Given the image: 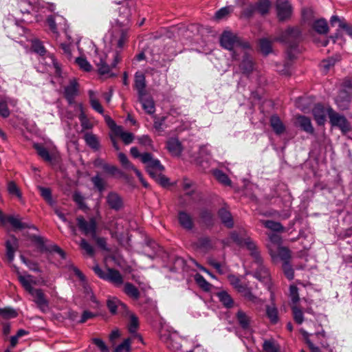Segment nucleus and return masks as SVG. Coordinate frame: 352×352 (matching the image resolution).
<instances>
[{"mask_svg":"<svg viewBox=\"0 0 352 352\" xmlns=\"http://www.w3.org/2000/svg\"><path fill=\"white\" fill-rule=\"evenodd\" d=\"M220 44L222 47L231 52L233 60H239L240 52L250 47L248 42L230 31H224L220 36Z\"/></svg>","mask_w":352,"mask_h":352,"instance_id":"obj_1","label":"nucleus"},{"mask_svg":"<svg viewBox=\"0 0 352 352\" xmlns=\"http://www.w3.org/2000/svg\"><path fill=\"white\" fill-rule=\"evenodd\" d=\"M275 41L285 43L287 46V55L289 59L295 58V52L302 41V31L298 27H288Z\"/></svg>","mask_w":352,"mask_h":352,"instance_id":"obj_2","label":"nucleus"},{"mask_svg":"<svg viewBox=\"0 0 352 352\" xmlns=\"http://www.w3.org/2000/svg\"><path fill=\"white\" fill-rule=\"evenodd\" d=\"M251 256L254 258V263L257 265L254 272V276L269 287L271 280L270 274L269 270L263 264V258L261 256L260 252L258 250L252 252Z\"/></svg>","mask_w":352,"mask_h":352,"instance_id":"obj_3","label":"nucleus"},{"mask_svg":"<svg viewBox=\"0 0 352 352\" xmlns=\"http://www.w3.org/2000/svg\"><path fill=\"white\" fill-rule=\"evenodd\" d=\"M142 162L146 164V169L151 177L157 173H162L164 170V166L157 159H154L153 155L150 153H144L142 155Z\"/></svg>","mask_w":352,"mask_h":352,"instance_id":"obj_4","label":"nucleus"},{"mask_svg":"<svg viewBox=\"0 0 352 352\" xmlns=\"http://www.w3.org/2000/svg\"><path fill=\"white\" fill-rule=\"evenodd\" d=\"M76 223L79 230L83 234L90 236L91 237L95 236L98 226L94 217H91L89 221H87L83 216L79 215L76 217Z\"/></svg>","mask_w":352,"mask_h":352,"instance_id":"obj_5","label":"nucleus"},{"mask_svg":"<svg viewBox=\"0 0 352 352\" xmlns=\"http://www.w3.org/2000/svg\"><path fill=\"white\" fill-rule=\"evenodd\" d=\"M328 116L331 124L339 128L343 134L351 131L350 123L344 116L335 112L332 109L328 110Z\"/></svg>","mask_w":352,"mask_h":352,"instance_id":"obj_6","label":"nucleus"},{"mask_svg":"<svg viewBox=\"0 0 352 352\" xmlns=\"http://www.w3.org/2000/svg\"><path fill=\"white\" fill-rule=\"evenodd\" d=\"M31 240L34 242L41 252H54L58 254L63 259L66 258L65 252L57 245H52L47 246L45 244V240L43 237L33 234L30 237Z\"/></svg>","mask_w":352,"mask_h":352,"instance_id":"obj_7","label":"nucleus"},{"mask_svg":"<svg viewBox=\"0 0 352 352\" xmlns=\"http://www.w3.org/2000/svg\"><path fill=\"white\" fill-rule=\"evenodd\" d=\"M275 7L279 21L283 22L292 17L293 7L288 0H276Z\"/></svg>","mask_w":352,"mask_h":352,"instance_id":"obj_8","label":"nucleus"},{"mask_svg":"<svg viewBox=\"0 0 352 352\" xmlns=\"http://www.w3.org/2000/svg\"><path fill=\"white\" fill-rule=\"evenodd\" d=\"M0 222L2 224H5L6 223H9L14 230H21L25 228L28 229H33L36 230L37 228L32 225L28 223L22 222L20 219L15 217L12 215H5L3 214V212L0 210Z\"/></svg>","mask_w":352,"mask_h":352,"instance_id":"obj_9","label":"nucleus"},{"mask_svg":"<svg viewBox=\"0 0 352 352\" xmlns=\"http://www.w3.org/2000/svg\"><path fill=\"white\" fill-rule=\"evenodd\" d=\"M231 239L239 246H245L250 252V255L254 252L258 251V248L254 241L249 236L243 237L236 232H233L230 235Z\"/></svg>","mask_w":352,"mask_h":352,"instance_id":"obj_10","label":"nucleus"},{"mask_svg":"<svg viewBox=\"0 0 352 352\" xmlns=\"http://www.w3.org/2000/svg\"><path fill=\"white\" fill-rule=\"evenodd\" d=\"M30 294L33 296V301L36 303L37 307L43 312H45L49 307V302L41 289H34Z\"/></svg>","mask_w":352,"mask_h":352,"instance_id":"obj_11","label":"nucleus"},{"mask_svg":"<svg viewBox=\"0 0 352 352\" xmlns=\"http://www.w3.org/2000/svg\"><path fill=\"white\" fill-rule=\"evenodd\" d=\"M106 200L109 208L115 211H119L124 207L122 197L116 192L111 191L109 192L106 197Z\"/></svg>","mask_w":352,"mask_h":352,"instance_id":"obj_12","label":"nucleus"},{"mask_svg":"<svg viewBox=\"0 0 352 352\" xmlns=\"http://www.w3.org/2000/svg\"><path fill=\"white\" fill-rule=\"evenodd\" d=\"M78 94V83L75 79L71 80L69 84L64 89V97L72 105L75 103V98Z\"/></svg>","mask_w":352,"mask_h":352,"instance_id":"obj_13","label":"nucleus"},{"mask_svg":"<svg viewBox=\"0 0 352 352\" xmlns=\"http://www.w3.org/2000/svg\"><path fill=\"white\" fill-rule=\"evenodd\" d=\"M146 78L144 74L140 72H137L135 74L134 87L138 91V96L142 97L146 96L147 92L146 90Z\"/></svg>","mask_w":352,"mask_h":352,"instance_id":"obj_14","label":"nucleus"},{"mask_svg":"<svg viewBox=\"0 0 352 352\" xmlns=\"http://www.w3.org/2000/svg\"><path fill=\"white\" fill-rule=\"evenodd\" d=\"M241 54L243 55V60L239 65V67L243 74L249 75L252 72L254 69V63L246 50L242 52H240V56Z\"/></svg>","mask_w":352,"mask_h":352,"instance_id":"obj_15","label":"nucleus"},{"mask_svg":"<svg viewBox=\"0 0 352 352\" xmlns=\"http://www.w3.org/2000/svg\"><path fill=\"white\" fill-rule=\"evenodd\" d=\"M166 148L173 156H179L183 151L181 142L176 138H170L167 140Z\"/></svg>","mask_w":352,"mask_h":352,"instance_id":"obj_16","label":"nucleus"},{"mask_svg":"<svg viewBox=\"0 0 352 352\" xmlns=\"http://www.w3.org/2000/svg\"><path fill=\"white\" fill-rule=\"evenodd\" d=\"M131 13L129 7V3L119 8V18L116 19L117 23L120 27L127 25L130 22Z\"/></svg>","mask_w":352,"mask_h":352,"instance_id":"obj_17","label":"nucleus"},{"mask_svg":"<svg viewBox=\"0 0 352 352\" xmlns=\"http://www.w3.org/2000/svg\"><path fill=\"white\" fill-rule=\"evenodd\" d=\"M218 217L221 223L228 228H232L234 226V220L229 210L226 207L221 208L218 212Z\"/></svg>","mask_w":352,"mask_h":352,"instance_id":"obj_18","label":"nucleus"},{"mask_svg":"<svg viewBox=\"0 0 352 352\" xmlns=\"http://www.w3.org/2000/svg\"><path fill=\"white\" fill-rule=\"evenodd\" d=\"M11 240H8L6 242V256L10 263H11L14 258V253L18 248V239L12 235Z\"/></svg>","mask_w":352,"mask_h":352,"instance_id":"obj_19","label":"nucleus"},{"mask_svg":"<svg viewBox=\"0 0 352 352\" xmlns=\"http://www.w3.org/2000/svg\"><path fill=\"white\" fill-rule=\"evenodd\" d=\"M116 287H119L123 284V277L120 272L113 268L107 269V276L105 279Z\"/></svg>","mask_w":352,"mask_h":352,"instance_id":"obj_20","label":"nucleus"},{"mask_svg":"<svg viewBox=\"0 0 352 352\" xmlns=\"http://www.w3.org/2000/svg\"><path fill=\"white\" fill-rule=\"evenodd\" d=\"M312 113L316 123L321 126L326 121L325 109L322 104H316L312 109Z\"/></svg>","mask_w":352,"mask_h":352,"instance_id":"obj_21","label":"nucleus"},{"mask_svg":"<svg viewBox=\"0 0 352 352\" xmlns=\"http://www.w3.org/2000/svg\"><path fill=\"white\" fill-rule=\"evenodd\" d=\"M201 222L207 227L212 228L214 225V214L208 209L203 208L199 212Z\"/></svg>","mask_w":352,"mask_h":352,"instance_id":"obj_22","label":"nucleus"},{"mask_svg":"<svg viewBox=\"0 0 352 352\" xmlns=\"http://www.w3.org/2000/svg\"><path fill=\"white\" fill-rule=\"evenodd\" d=\"M336 102L342 109H348L351 102L349 93L345 90H341L336 99Z\"/></svg>","mask_w":352,"mask_h":352,"instance_id":"obj_23","label":"nucleus"},{"mask_svg":"<svg viewBox=\"0 0 352 352\" xmlns=\"http://www.w3.org/2000/svg\"><path fill=\"white\" fill-rule=\"evenodd\" d=\"M296 120L298 125L302 130L309 134H313L314 133V129L312 126L310 118L305 116H298L296 118Z\"/></svg>","mask_w":352,"mask_h":352,"instance_id":"obj_24","label":"nucleus"},{"mask_svg":"<svg viewBox=\"0 0 352 352\" xmlns=\"http://www.w3.org/2000/svg\"><path fill=\"white\" fill-rule=\"evenodd\" d=\"M178 220L179 224L186 230L192 229L194 223L191 216L184 211H180L178 214Z\"/></svg>","mask_w":352,"mask_h":352,"instance_id":"obj_25","label":"nucleus"},{"mask_svg":"<svg viewBox=\"0 0 352 352\" xmlns=\"http://www.w3.org/2000/svg\"><path fill=\"white\" fill-rule=\"evenodd\" d=\"M256 12L261 16H265L269 14L272 7V2L270 0H257L254 3Z\"/></svg>","mask_w":352,"mask_h":352,"instance_id":"obj_26","label":"nucleus"},{"mask_svg":"<svg viewBox=\"0 0 352 352\" xmlns=\"http://www.w3.org/2000/svg\"><path fill=\"white\" fill-rule=\"evenodd\" d=\"M138 101L142 104V108L148 114L151 115L155 113V102L152 98H146V96H138Z\"/></svg>","mask_w":352,"mask_h":352,"instance_id":"obj_27","label":"nucleus"},{"mask_svg":"<svg viewBox=\"0 0 352 352\" xmlns=\"http://www.w3.org/2000/svg\"><path fill=\"white\" fill-rule=\"evenodd\" d=\"M123 292L127 296L135 300H138L140 297V292L138 288L129 282L124 284Z\"/></svg>","mask_w":352,"mask_h":352,"instance_id":"obj_28","label":"nucleus"},{"mask_svg":"<svg viewBox=\"0 0 352 352\" xmlns=\"http://www.w3.org/2000/svg\"><path fill=\"white\" fill-rule=\"evenodd\" d=\"M270 126L276 135H281L285 131V126L277 115H273L270 118Z\"/></svg>","mask_w":352,"mask_h":352,"instance_id":"obj_29","label":"nucleus"},{"mask_svg":"<svg viewBox=\"0 0 352 352\" xmlns=\"http://www.w3.org/2000/svg\"><path fill=\"white\" fill-rule=\"evenodd\" d=\"M107 306L111 314H117L118 309L119 308L122 310H125L127 308L126 305L117 298L108 299Z\"/></svg>","mask_w":352,"mask_h":352,"instance_id":"obj_30","label":"nucleus"},{"mask_svg":"<svg viewBox=\"0 0 352 352\" xmlns=\"http://www.w3.org/2000/svg\"><path fill=\"white\" fill-rule=\"evenodd\" d=\"M105 58V54L99 55L94 60L95 64L98 67V72L102 75L109 74L111 70L110 66L106 63Z\"/></svg>","mask_w":352,"mask_h":352,"instance_id":"obj_31","label":"nucleus"},{"mask_svg":"<svg viewBox=\"0 0 352 352\" xmlns=\"http://www.w3.org/2000/svg\"><path fill=\"white\" fill-rule=\"evenodd\" d=\"M236 318L241 329L247 330L250 328L251 318L243 310L239 309L237 311Z\"/></svg>","mask_w":352,"mask_h":352,"instance_id":"obj_32","label":"nucleus"},{"mask_svg":"<svg viewBox=\"0 0 352 352\" xmlns=\"http://www.w3.org/2000/svg\"><path fill=\"white\" fill-rule=\"evenodd\" d=\"M84 140L86 144L94 151H98L100 148V142L96 135L92 133L87 132L84 135Z\"/></svg>","mask_w":352,"mask_h":352,"instance_id":"obj_33","label":"nucleus"},{"mask_svg":"<svg viewBox=\"0 0 352 352\" xmlns=\"http://www.w3.org/2000/svg\"><path fill=\"white\" fill-rule=\"evenodd\" d=\"M312 28L319 34H326L329 32V26L324 19L316 20L312 25Z\"/></svg>","mask_w":352,"mask_h":352,"instance_id":"obj_34","label":"nucleus"},{"mask_svg":"<svg viewBox=\"0 0 352 352\" xmlns=\"http://www.w3.org/2000/svg\"><path fill=\"white\" fill-rule=\"evenodd\" d=\"M34 148L36 151L37 154L45 162H50L52 160V157L50 154L48 150L41 144L35 143L33 145Z\"/></svg>","mask_w":352,"mask_h":352,"instance_id":"obj_35","label":"nucleus"},{"mask_svg":"<svg viewBox=\"0 0 352 352\" xmlns=\"http://www.w3.org/2000/svg\"><path fill=\"white\" fill-rule=\"evenodd\" d=\"M71 269L73 270V272H74L75 275L82 283V287H83L85 293L87 296L89 295L92 292V290L90 288V287L89 286V285L87 284V281H86L85 276L82 273V272L79 269H78L76 267H75L74 265L71 266Z\"/></svg>","mask_w":352,"mask_h":352,"instance_id":"obj_36","label":"nucleus"},{"mask_svg":"<svg viewBox=\"0 0 352 352\" xmlns=\"http://www.w3.org/2000/svg\"><path fill=\"white\" fill-rule=\"evenodd\" d=\"M263 225L274 232H283L285 231L284 226L280 223L277 221H274L272 220H264L262 221Z\"/></svg>","mask_w":352,"mask_h":352,"instance_id":"obj_37","label":"nucleus"},{"mask_svg":"<svg viewBox=\"0 0 352 352\" xmlns=\"http://www.w3.org/2000/svg\"><path fill=\"white\" fill-rule=\"evenodd\" d=\"M219 301L226 308H231L234 305V301L230 294L226 291H221L217 294Z\"/></svg>","mask_w":352,"mask_h":352,"instance_id":"obj_38","label":"nucleus"},{"mask_svg":"<svg viewBox=\"0 0 352 352\" xmlns=\"http://www.w3.org/2000/svg\"><path fill=\"white\" fill-rule=\"evenodd\" d=\"M115 135L120 137L125 144H131L134 140V135L131 132L123 131L122 126L117 128Z\"/></svg>","mask_w":352,"mask_h":352,"instance_id":"obj_39","label":"nucleus"},{"mask_svg":"<svg viewBox=\"0 0 352 352\" xmlns=\"http://www.w3.org/2000/svg\"><path fill=\"white\" fill-rule=\"evenodd\" d=\"M95 93L92 90L89 91V102L93 109L100 114H103L104 109L97 98L94 96Z\"/></svg>","mask_w":352,"mask_h":352,"instance_id":"obj_40","label":"nucleus"},{"mask_svg":"<svg viewBox=\"0 0 352 352\" xmlns=\"http://www.w3.org/2000/svg\"><path fill=\"white\" fill-rule=\"evenodd\" d=\"M213 175L215 178L224 186H230L232 184L231 180L228 176L222 170L216 169L213 171Z\"/></svg>","mask_w":352,"mask_h":352,"instance_id":"obj_41","label":"nucleus"},{"mask_svg":"<svg viewBox=\"0 0 352 352\" xmlns=\"http://www.w3.org/2000/svg\"><path fill=\"white\" fill-rule=\"evenodd\" d=\"M91 181L94 186L100 192H102L106 188L107 182L102 179L99 174L92 177Z\"/></svg>","mask_w":352,"mask_h":352,"instance_id":"obj_42","label":"nucleus"},{"mask_svg":"<svg viewBox=\"0 0 352 352\" xmlns=\"http://www.w3.org/2000/svg\"><path fill=\"white\" fill-rule=\"evenodd\" d=\"M17 9L23 14H30L33 10V6L28 0H20L17 3Z\"/></svg>","mask_w":352,"mask_h":352,"instance_id":"obj_43","label":"nucleus"},{"mask_svg":"<svg viewBox=\"0 0 352 352\" xmlns=\"http://www.w3.org/2000/svg\"><path fill=\"white\" fill-rule=\"evenodd\" d=\"M277 253L283 263L290 262L292 258V253L287 248L278 247Z\"/></svg>","mask_w":352,"mask_h":352,"instance_id":"obj_44","label":"nucleus"},{"mask_svg":"<svg viewBox=\"0 0 352 352\" xmlns=\"http://www.w3.org/2000/svg\"><path fill=\"white\" fill-rule=\"evenodd\" d=\"M195 245L197 248L205 250H208L212 248L211 240L208 236L199 238Z\"/></svg>","mask_w":352,"mask_h":352,"instance_id":"obj_45","label":"nucleus"},{"mask_svg":"<svg viewBox=\"0 0 352 352\" xmlns=\"http://www.w3.org/2000/svg\"><path fill=\"white\" fill-rule=\"evenodd\" d=\"M228 280L230 281V284L239 292H243L244 290H245L246 285H243L241 280L236 276L235 275H229Z\"/></svg>","mask_w":352,"mask_h":352,"instance_id":"obj_46","label":"nucleus"},{"mask_svg":"<svg viewBox=\"0 0 352 352\" xmlns=\"http://www.w3.org/2000/svg\"><path fill=\"white\" fill-rule=\"evenodd\" d=\"M259 47L262 54L267 56L272 51V42L267 38H261L259 40Z\"/></svg>","mask_w":352,"mask_h":352,"instance_id":"obj_47","label":"nucleus"},{"mask_svg":"<svg viewBox=\"0 0 352 352\" xmlns=\"http://www.w3.org/2000/svg\"><path fill=\"white\" fill-rule=\"evenodd\" d=\"M80 108L81 112L78 116V118L80 122V124H81L82 129H85V130L91 129L93 128L94 125L89 120V119L87 118L85 113H84L82 104L80 105Z\"/></svg>","mask_w":352,"mask_h":352,"instance_id":"obj_48","label":"nucleus"},{"mask_svg":"<svg viewBox=\"0 0 352 352\" xmlns=\"http://www.w3.org/2000/svg\"><path fill=\"white\" fill-rule=\"evenodd\" d=\"M266 315L272 324H276L278 322V310L274 306H266Z\"/></svg>","mask_w":352,"mask_h":352,"instance_id":"obj_49","label":"nucleus"},{"mask_svg":"<svg viewBox=\"0 0 352 352\" xmlns=\"http://www.w3.org/2000/svg\"><path fill=\"white\" fill-rule=\"evenodd\" d=\"M103 170L110 175H119L120 177H123L125 176L124 173L120 170L117 166L114 165H111L109 164H106V165H104Z\"/></svg>","mask_w":352,"mask_h":352,"instance_id":"obj_50","label":"nucleus"},{"mask_svg":"<svg viewBox=\"0 0 352 352\" xmlns=\"http://www.w3.org/2000/svg\"><path fill=\"white\" fill-rule=\"evenodd\" d=\"M31 49L34 52L39 54L40 56H44L47 52L43 43L36 39L32 41Z\"/></svg>","mask_w":352,"mask_h":352,"instance_id":"obj_51","label":"nucleus"},{"mask_svg":"<svg viewBox=\"0 0 352 352\" xmlns=\"http://www.w3.org/2000/svg\"><path fill=\"white\" fill-rule=\"evenodd\" d=\"M38 188L42 197L46 201L47 204H49L50 206H52L54 204V201L52 197V191L50 188L42 186H38Z\"/></svg>","mask_w":352,"mask_h":352,"instance_id":"obj_52","label":"nucleus"},{"mask_svg":"<svg viewBox=\"0 0 352 352\" xmlns=\"http://www.w3.org/2000/svg\"><path fill=\"white\" fill-rule=\"evenodd\" d=\"M0 316L5 319H11L16 318L18 313L12 307L0 308Z\"/></svg>","mask_w":352,"mask_h":352,"instance_id":"obj_53","label":"nucleus"},{"mask_svg":"<svg viewBox=\"0 0 352 352\" xmlns=\"http://www.w3.org/2000/svg\"><path fill=\"white\" fill-rule=\"evenodd\" d=\"M195 280L199 286L204 291L208 292L212 287V285L209 283L203 276L197 274L195 276Z\"/></svg>","mask_w":352,"mask_h":352,"instance_id":"obj_54","label":"nucleus"},{"mask_svg":"<svg viewBox=\"0 0 352 352\" xmlns=\"http://www.w3.org/2000/svg\"><path fill=\"white\" fill-rule=\"evenodd\" d=\"M282 269L283 271V273L285 276V277L289 280H292L294 278V270L292 267V265L291 263H283L282 265Z\"/></svg>","mask_w":352,"mask_h":352,"instance_id":"obj_55","label":"nucleus"},{"mask_svg":"<svg viewBox=\"0 0 352 352\" xmlns=\"http://www.w3.org/2000/svg\"><path fill=\"white\" fill-rule=\"evenodd\" d=\"M151 177L164 188H166L170 185L169 179L163 175L162 173H157L155 175H153Z\"/></svg>","mask_w":352,"mask_h":352,"instance_id":"obj_56","label":"nucleus"},{"mask_svg":"<svg viewBox=\"0 0 352 352\" xmlns=\"http://www.w3.org/2000/svg\"><path fill=\"white\" fill-rule=\"evenodd\" d=\"M292 310L295 322L298 324H302L304 321L303 313L302 310L296 305L292 307Z\"/></svg>","mask_w":352,"mask_h":352,"instance_id":"obj_57","label":"nucleus"},{"mask_svg":"<svg viewBox=\"0 0 352 352\" xmlns=\"http://www.w3.org/2000/svg\"><path fill=\"white\" fill-rule=\"evenodd\" d=\"M80 248L86 252V253L89 256H93L94 255V249L92 245H91L86 239H82L79 243Z\"/></svg>","mask_w":352,"mask_h":352,"instance_id":"obj_58","label":"nucleus"},{"mask_svg":"<svg viewBox=\"0 0 352 352\" xmlns=\"http://www.w3.org/2000/svg\"><path fill=\"white\" fill-rule=\"evenodd\" d=\"M126 352L131 351V340L130 338L125 339L121 344L118 345L113 352Z\"/></svg>","mask_w":352,"mask_h":352,"instance_id":"obj_59","label":"nucleus"},{"mask_svg":"<svg viewBox=\"0 0 352 352\" xmlns=\"http://www.w3.org/2000/svg\"><path fill=\"white\" fill-rule=\"evenodd\" d=\"M263 349L265 352H279V348L272 340H265L263 344Z\"/></svg>","mask_w":352,"mask_h":352,"instance_id":"obj_60","label":"nucleus"},{"mask_svg":"<svg viewBox=\"0 0 352 352\" xmlns=\"http://www.w3.org/2000/svg\"><path fill=\"white\" fill-rule=\"evenodd\" d=\"M30 277H32L30 275L28 276V277L21 275L19 276V282L29 294L35 289L32 286L30 281L28 279V278Z\"/></svg>","mask_w":352,"mask_h":352,"instance_id":"obj_61","label":"nucleus"},{"mask_svg":"<svg viewBox=\"0 0 352 352\" xmlns=\"http://www.w3.org/2000/svg\"><path fill=\"white\" fill-rule=\"evenodd\" d=\"M139 327V321L137 316L132 314L130 316V322L128 326V330L131 333H134L137 331Z\"/></svg>","mask_w":352,"mask_h":352,"instance_id":"obj_62","label":"nucleus"},{"mask_svg":"<svg viewBox=\"0 0 352 352\" xmlns=\"http://www.w3.org/2000/svg\"><path fill=\"white\" fill-rule=\"evenodd\" d=\"M8 191L11 195H15L19 198L21 197V192L16 186V183L13 181L9 182L8 184Z\"/></svg>","mask_w":352,"mask_h":352,"instance_id":"obj_63","label":"nucleus"},{"mask_svg":"<svg viewBox=\"0 0 352 352\" xmlns=\"http://www.w3.org/2000/svg\"><path fill=\"white\" fill-rule=\"evenodd\" d=\"M76 63L82 69H83L85 72H90L91 70V65L85 58L78 57L76 59Z\"/></svg>","mask_w":352,"mask_h":352,"instance_id":"obj_64","label":"nucleus"}]
</instances>
